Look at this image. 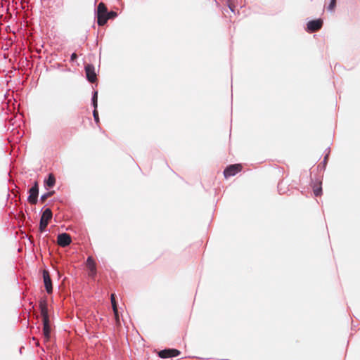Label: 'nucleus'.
<instances>
[{
  "label": "nucleus",
  "instance_id": "nucleus-3",
  "mask_svg": "<svg viewBox=\"0 0 360 360\" xmlns=\"http://www.w3.org/2000/svg\"><path fill=\"white\" fill-rule=\"evenodd\" d=\"M52 218V212L49 208L46 209L41 217L40 219V224H39V231L41 232H43L46 226H48V224L49 221Z\"/></svg>",
  "mask_w": 360,
  "mask_h": 360
},
{
  "label": "nucleus",
  "instance_id": "nucleus-16",
  "mask_svg": "<svg viewBox=\"0 0 360 360\" xmlns=\"http://www.w3.org/2000/svg\"><path fill=\"white\" fill-rule=\"evenodd\" d=\"M117 15V13L116 12L110 11V12L107 13V14L104 17V18H106V22H107L108 20L112 19V18H115Z\"/></svg>",
  "mask_w": 360,
  "mask_h": 360
},
{
  "label": "nucleus",
  "instance_id": "nucleus-24",
  "mask_svg": "<svg viewBox=\"0 0 360 360\" xmlns=\"http://www.w3.org/2000/svg\"><path fill=\"white\" fill-rule=\"evenodd\" d=\"M33 340L34 342H35L36 345L37 346H39V340H37L35 338H33Z\"/></svg>",
  "mask_w": 360,
  "mask_h": 360
},
{
  "label": "nucleus",
  "instance_id": "nucleus-23",
  "mask_svg": "<svg viewBox=\"0 0 360 360\" xmlns=\"http://www.w3.org/2000/svg\"><path fill=\"white\" fill-rule=\"evenodd\" d=\"M33 340L34 342H35L36 345L37 346H39V340H37L35 338H33Z\"/></svg>",
  "mask_w": 360,
  "mask_h": 360
},
{
  "label": "nucleus",
  "instance_id": "nucleus-6",
  "mask_svg": "<svg viewBox=\"0 0 360 360\" xmlns=\"http://www.w3.org/2000/svg\"><path fill=\"white\" fill-rule=\"evenodd\" d=\"M29 194L30 195L27 198L28 202L32 205L37 204L39 195V186L37 181H35L33 186L29 190Z\"/></svg>",
  "mask_w": 360,
  "mask_h": 360
},
{
  "label": "nucleus",
  "instance_id": "nucleus-2",
  "mask_svg": "<svg viewBox=\"0 0 360 360\" xmlns=\"http://www.w3.org/2000/svg\"><path fill=\"white\" fill-rule=\"evenodd\" d=\"M108 13V9L104 3L101 2L97 8V22L99 26H103L106 23V18L104 17Z\"/></svg>",
  "mask_w": 360,
  "mask_h": 360
},
{
  "label": "nucleus",
  "instance_id": "nucleus-17",
  "mask_svg": "<svg viewBox=\"0 0 360 360\" xmlns=\"http://www.w3.org/2000/svg\"><path fill=\"white\" fill-rule=\"evenodd\" d=\"M336 6V0H331L330 4L328 6V10L333 11Z\"/></svg>",
  "mask_w": 360,
  "mask_h": 360
},
{
  "label": "nucleus",
  "instance_id": "nucleus-18",
  "mask_svg": "<svg viewBox=\"0 0 360 360\" xmlns=\"http://www.w3.org/2000/svg\"><path fill=\"white\" fill-rule=\"evenodd\" d=\"M97 99H98V93L97 91H95L92 98V103L94 107V109H96L97 108Z\"/></svg>",
  "mask_w": 360,
  "mask_h": 360
},
{
  "label": "nucleus",
  "instance_id": "nucleus-21",
  "mask_svg": "<svg viewBox=\"0 0 360 360\" xmlns=\"http://www.w3.org/2000/svg\"><path fill=\"white\" fill-rule=\"evenodd\" d=\"M77 58V55L75 53H73L71 55V60H75Z\"/></svg>",
  "mask_w": 360,
  "mask_h": 360
},
{
  "label": "nucleus",
  "instance_id": "nucleus-10",
  "mask_svg": "<svg viewBox=\"0 0 360 360\" xmlns=\"http://www.w3.org/2000/svg\"><path fill=\"white\" fill-rule=\"evenodd\" d=\"M180 354V352L175 349H167L159 352L158 355L160 357L165 359L172 356H176Z\"/></svg>",
  "mask_w": 360,
  "mask_h": 360
},
{
  "label": "nucleus",
  "instance_id": "nucleus-5",
  "mask_svg": "<svg viewBox=\"0 0 360 360\" xmlns=\"http://www.w3.org/2000/svg\"><path fill=\"white\" fill-rule=\"evenodd\" d=\"M243 169L241 164H234L228 166L224 171L225 178L232 176L240 172Z\"/></svg>",
  "mask_w": 360,
  "mask_h": 360
},
{
  "label": "nucleus",
  "instance_id": "nucleus-8",
  "mask_svg": "<svg viewBox=\"0 0 360 360\" xmlns=\"http://www.w3.org/2000/svg\"><path fill=\"white\" fill-rule=\"evenodd\" d=\"M85 72L86 78L91 83H94L97 80V76L95 72V68L91 64H87L85 65Z\"/></svg>",
  "mask_w": 360,
  "mask_h": 360
},
{
  "label": "nucleus",
  "instance_id": "nucleus-11",
  "mask_svg": "<svg viewBox=\"0 0 360 360\" xmlns=\"http://www.w3.org/2000/svg\"><path fill=\"white\" fill-rule=\"evenodd\" d=\"M43 278L46 292L50 294L53 291L52 283L48 271L44 270Z\"/></svg>",
  "mask_w": 360,
  "mask_h": 360
},
{
  "label": "nucleus",
  "instance_id": "nucleus-22",
  "mask_svg": "<svg viewBox=\"0 0 360 360\" xmlns=\"http://www.w3.org/2000/svg\"><path fill=\"white\" fill-rule=\"evenodd\" d=\"M33 340L34 342H35L36 345L37 346H39V340H37L35 338H33Z\"/></svg>",
  "mask_w": 360,
  "mask_h": 360
},
{
  "label": "nucleus",
  "instance_id": "nucleus-15",
  "mask_svg": "<svg viewBox=\"0 0 360 360\" xmlns=\"http://www.w3.org/2000/svg\"><path fill=\"white\" fill-rule=\"evenodd\" d=\"M53 193H54V191H50V192H48V193L42 195L41 196V201L42 202H44L46 201V200L47 198H50L51 196H52L53 195Z\"/></svg>",
  "mask_w": 360,
  "mask_h": 360
},
{
  "label": "nucleus",
  "instance_id": "nucleus-20",
  "mask_svg": "<svg viewBox=\"0 0 360 360\" xmlns=\"http://www.w3.org/2000/svg\"><path fill=\"white\" fill-rule=\"evenodd\" d=\"M115 314V321H116V324L117 326H120V318H119V315H118V310L117 309V313H114Z\"/></svg>",
  "mask_w": 360,
  "mask_h": 360
},
{
  "label": "nucleus",
  "instance_id": "nucleus-12",
  "mask_svg": "<svg viewBox=\"0 0 360 360\" xmlns=\"http://www.w3.org/2000/svg\"><path fill=\"white\" fill-rule=\"evenodd\" d=\"M313 192L316 196H320L322 193L321 182L317 181L313 186Z\"/></svg>",
  "mask_w": 360,
  "mask_h": 360
},
{
  "label": "nucleus",
  "instance_id": "nucleus-4",
  "mask_svg": "<svg viewBox=\"0 0 360 360\" xmlns=\"http://www.w3.org/2000/svg\"><path fill=\"white\" fill-rule=\"evenodd\" d=\"M86 266L89 271V276L94 279L97 274V269L96 262L91 256L88 257L86 262Z\"/></svg>",
  "mask_w": 360,
  "mask_h": 360
},
{
  "label": "nucleus",
  "instance_id": "nucleus-19",
  "mask_svg": "<svg viewBox=\"0 0 360 360\" xmlns=\"http://www.w3.org/2000/svg\"><path fill=\"white\" fill-rule=\"evenodd\" d=\"M93 115H94L95 121L98 123L99 122V118H98V111L96 109H94V110L93 112Z\"/></svg>",
  "mask_w": 360,
  "mask_h": 360
},
{
  "label": "nucleus",
  "instance_id": "nucleus-25",
  "mask_svg": "<svg viewBox=\"0 0 360 360\" xmlns=\"http://www.w3.org/2000/svg\"><path fill=\"white\" fill-rule=\"evenodd\" d=\"M229 8L231 10V11H233V8L231 6H229Z\"/></svg>",
  "mask_w": 360,
  "mask_h": 360
},
{
  "label": "nucleus",
  "instance_id": "nucleus-7",
  "mask_svg": "<svg viewBox=\"0 0 360 360\" xmlns=\"http://www.w3.org/2000/svg\"><path fill=\"white\" fill-rule=\"evenodd\" d=\"M323 22L321 19L313 20L307 22V31L308 32H314L321 29Z\"/></svg>",
  "mask_w": 360,
  "mask_h": 360
},
{
  "label": "nucleus",
  "instance_id": "nucleus-9",
  "mask_svg": "<svg viewBox=\"0 0 360 360\" xmlns=\"http://www.w3.org/2000/svg\"><path fill=\"white\" fill-rule=\"evenodd\" d=\"M72 239L68 233L59 234L57 238V243L60 247H66L71 243Z\"/></svg>",
  "mask_w": 360,
  "mask_h": 360
},
{
  "label": "nucleus",
  "instance_id": "nucleus-1",
  "mask_svg": "<svg viewBox=\"0 0 360 360\" xmlns=\"http://www.w3.org/2000/svg\"><path fill=\"white\" fill-rule=\"evenodd\" d=\"M39 308L43 321V335L44 341L47 342L49 340L51 337V327L49 324V318L46 303L45 302H41L39 304Z\"/></svg>",
  "mask_w": 360,
  "mask_h": 360
},
{
  "label": "nucleus",
  "instance_id": "nucleus-14",
  "mask_svg": "<svg viewBox=\"0 0 360 360\" xmlns=\"http://www.w3.org/2000/svg\"><path fill=\"white\" fill-rule=\"evenodd\" d=\"M110 300H111V304H112L113 312L117 313V302L115 301V294L111 295Z\"/></svg>",
  "mask_w": 360,
  "mask_h": 360
},
{
  "label": "nucleus",
  "instance_id": "nucleus-13",
  "mask_svg": "<svg viewBox=\"0 0 360 360\" xmlns=\"http://www.w3.org/2000/svg\"><path fill=\"white\" fill-rule=\"evenodd\" d=\"M56 184V178L53 174H49L48 179L46 181V184L49 187H53Z\"/></svg>",
  "mask_w": 360,
  "mask_h": 360
}]
</instances>
